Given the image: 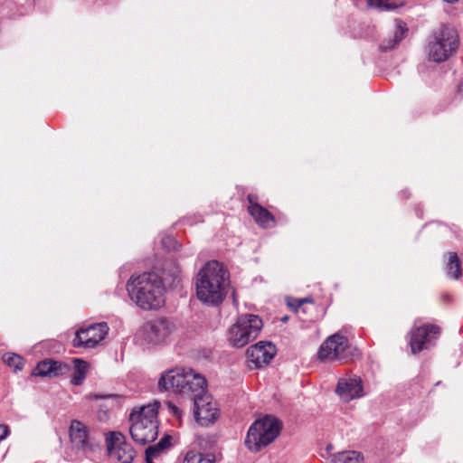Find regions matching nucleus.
<instances>
[{"label": "nucleus", "mask_w": 463, "mask_h": 463, "mask_svg": "<svg viewBox=\"0 0 463 463\" xmlns=\"http://www.w3.org/2000/svg\"><path fill=\"white\" fill-rule=\"evenodd\" d=\"M229 272L217 260H211L199 270L195 289L197 298L207 305L217 306L222 302L229 287Z\"/></svg>", "instance_id": "f257e3e1"}, {"label": "nucleus", "mask_w": 463, "mask_h": 463, "mask_svg": "<svg viewBox=\"0 0 463 463\" xmlns=\"http://www.w3.org/2000/svg\"><path fill=\"white\" fill-rule=\"evenodd\" d=\"M127 288L130 298L144 310L158 309L165 303L163 279L155 272L132 276Z\"/></svg>", "instance_id": "f03ea898"}, {"label": "nucleus", "mask_w": 463, "mask_h": 463, "mask_svg": "<svg viewBox=\"0 0 463 463\" xmlns=\"http://www.w3.org/2000/svg\"><path fill=\"white\" fill-rule=\"evenodd\" d=\"M158 386L163 390L173 389L182 394L190 395L193 401L197 394L205 393L206 380L190 368H175L162 373Z\"/></svg>", "instance_id": "7ed1b4c3"}, {"label": "nucleus", "mask_w": 463, "mask_h": 463, "mask_svg": "<svg viewBox=\"0 0 463 463\" xmlns=\"http://www.w3.org/2000/svg\"><path fill=\"white\" fill-rule=\"evenodd\" d=\"M129 432L133 440L145 445L156 439L158 434L157 407L148 404L133 409L129 415Z\"/></svg>", "instance_id": "20e7f679"}, {"label": "nucleus", "mask_w": 463, "mask_h": 463, "mask_svg": "<svg viewBox=\"0 0 463 463\" xmlns=\"http://www.w3.org/2000/svg\"><path fill=\"white\" fill-rule=\"evenodd\" d=\"M458 39L456 31L447 25H442L429 37L427 44L428 59L434 62L447 61L457 50Z\"/></svg>", "instance_id": "39448f33"}, {"label": "nucleus", "mask_w": 463, "mask_h": 463, "mask_svg": "<svg viewBox=\"0 0 463 463\" xmlns=\"http://www.w3.org/2000/svg\"><path fill=\"white\" fill-rule=\"evenodd\" d=\"M279 421L271 416L255 420L250 427L245 445L254 452L271 443L279 434Z\"/></svg>", "instance_id": "423d86ee"}, {"label": "nucleus", "mask_w": 463, "mask_h": 463, "mask_svg": "<svg viewBox=\"0 0 463 463\" xmlns=\"http://www.w3.org/2000/svg\"><path fill=\"white\" fill-rule=\"evenodd\" d=\"M263 326L259 316L241 315L229 330V341L233 346L242 347L254 340Z\"/></svg>", "instance_id": "0eeeda50"}, {"label": "nucleus", "mask_w": 463, "mask_h": 463, "mask_svg": "<svg viewBox=\"0 0 463 463\" xmlns=\"http://www.w3.org/2000/svg\"><path fill=\"white\" fill-rule=\"evenodd\" d=\"M175 331V325L167 318L158 317L146 322L138 330L137 337L147 345L165 344Z\"/></svg>", "instance_id": "6e6552de"}, {"label": "nucleus", "mask_w": 463, "mask_h": 463, "mask_svg": "<svg viewBox=\"0 0 463 463\" xmlns=\"http://www.w3.org/2000/svg\"><path fill=\"white\" fill-rule=\"evenodd\" d=\"M69 439L71 449L85 456L93 453L99 447V442L90 428L78 420L71 421Z\"/></svg>", "instance_id": "1a4fd4ad"}, {"label": "nucleus", "mask_w": 463, "mask_h": 463, "mask_svg": "<svg viewBox=\"0 0 463 463\" xmlns=\"http://www.w3.org/2000/svg\"><path fill=\"white\" fill-rule=\"evenodd\" d=\"M349 348L347 338L341 333H335L321 345L317 356L321 362H345L349 356Z\"/></svg>", "instance_id": "9d476101"}, {"label": "nucleus", "mask_w": 463, "mask_h": 463, "mask_svg": "<svg viewBox=\"0 0 463 463\" xmlns=\"http://www.w3.org/2000/svg\"><path fill=\"white\" fill-rule=\"evenodd\" d=\"M107 449L109 456L120 463H131L136 452L132 446L125 440L120 432H109L106 438Z\"/></svg>", "instance_id": "9b49d317"}, {"label": "nucleus", "mask_w": 463, "mask_h": 463, "mask_svg": "<svg viewBox=\"0 0 463 463\" xmlns=\"http://www.w3.org/2000/svg\"><path fill=\"white\" fill-rule=\"evenodd\" d=\"M439 335V327L435 325L414 326L410 336L411 352L416 354L429 348L432 340L437 339Z\"/></svg>", "instance_id": "f8f14e48"}, {"label": "nucleus", "mask_w": 463, "mask_h": 463, "mask_svg": "<svg viewBox=\"0 0 463 463\" xmlns=\"http://www.w3.org/2000/svg\"><path fill=\"white\" fill-rule=\"evenodd\" d=\"M108 332L109 326L106 323L91 325L76 332L73 345L75 347L93 348L105 338Z\"/></svg>", "instance_id": "ddd939ff"}, {"label": "nucleus", "mask_w": 463, "mask_h": 463, "mask_svg": "<svg viewBox=\"0 0 463 463\" xmlns=\"http://www.w3.org/2000/svg\"><path fill=\"white\" fill-rule=\"evenodd\" d=\"M194 418L201 425H208L217 419L216 402L207 392L202 395L197 394V397L194 400Z\"/></svg>", "instance_id": "4468645a"}, {"label": "nucleus", "mask_w": 463, "mask_h": 463, "mask_svg": "<svg viewBox=\"0 0 463 463\" xmlns=\"http://www.w3.org/2000/svg\"><path fill=\"white\" fill-rule=\"evenodd\" d=\"M335 392L344 402L363 397L364 392L361 378L355 375L340 378Z\"/></svg>", "instance_id": "2eb2a0df"}, {"label": "nucleus", "mask_w": 463, "mask_h": 463, "mask_svg": "<svg viewBox=\"0 0 463 463\" xmlns=\"http://www.w3.org/2000/svg\"><path fill=\"white\" fill-rule=\"evenodd\" d=\"M276 352V346L271 343L259 342L247 349V357L256 367H261L273 359Z\"/></svg>", "instance_id": "dca6fc26"}, {"label": "nucleus", "mask_w": 463, "mask_h": 463, "mask_svg": "<svg viewBox=\"0 0 463 463\" xmlns=\"http://www.w3.org/2000/svg\"><path fill=\"white\" fill-rule=\"evenodd\" d=\"M70 372V366L62 362L54 360H44L38 363L33 374L42 377H56L66 374Z\"/></svg>", "instance_id": "f3484780"}, {"label": "nucleus", "mask_w": 463, "mask_h": 463, "mask_svg": "<svg viewBox=\"0 0 463 463\" xmlns=\"http://www.w3.org/2000/svg\"><path fill=\"white\" fill-rule=\"evenodd\" d=\"M249 207L248 211L255 222L263 228L272 227L275 224V220L273 215L261 205L257 203H254L252 200V195L248 196Z\"/></svg>", "instance_id": "a211bd4d"}, {"label": "nucleus", "mask_w": 463, "mask_h": 463, "mask_svg": "<svg viewBox=\"0 0 463 463\" xmlns=\"http://www.w3.org/2000/svg\"><path fill=\"white\" fill-rule=\"evenodd\" d=\"M73 364H74V373H73V375L71 378V383L73 385H80L87 376V373H88L89 368H90V364L87 362H85L80 358H75L73 360Z\"/></svg>", "instance_id": "6ab92c4d"}, {"label": "nucleus", "mask_w": 463, "mask_h": 463, "mask_svg": "<svg viewBox=\"0 0 463 463\" xmlns=\"http://www.w3.org/2000/svg\"><path fill=\"white\" fill-rule=\"evenodd\" d=\"M407 32L406 24L402 22H399L396 26V30L393 34L392 40L389 41L387 44L383 43L381 49L384 52L394 48L405 36Z\"/></svg>", "instance_id": "aec40b11"}, {"label": "nucleus", "mask_w": 463, "mask_h": 463, "mask_svg": "<svg viewBox=\"0 0 463 463\" xmlns=\"http://www.w3.org/2000/svg\"><path fill=\"white\" fill-rule=\"evenodd\" d=\"M447 274L449 278L458 279L461 276L460 260L455 252L449 253Z\"/></svg>", "instance_id": "412c9836"}, {"label": "nucleus", "mask_w": 463, "mask_h": 463, "mask_svg": "<svg viewBox=\"0 0 463 463\" xmlns=\"http://www.w3.org/2000/svg\"><path fill=\"white\" fill-rule=\"evenodd\" d=\"M333 463H363V457L356 451H344L335 457Z\"/></svg>", "instance_id": "4be33fe9"}, {"label": "nucleus", "mask_w": 463, "mask_h": 463, "mask_svg": "<svg viewBox=\"0 0 463 463\" xmlns=\"http://www.w3.org/2000/svg\"><path fill=\"white\" fill-rule=\"evenodd\" d=\"M183 463H212L209 455L203 456L200 452L190 450L186 453Z\"/></svg>", "instance_id": "5701e85b"}, {"label": "nucleus", "mask_w": 463, "mask_h": 463, "mask_svg": "<svg viewBox=\"0 0 463 463\" xmlns=\"http://www.w3.org/2000/svg\"><path fill=\"white\" fill-rule=\"evenodd\" d=\"M4 362L10 367L14 368V371L22 370L24 361L23 358L13 353H6L3 356Z\"/></svg>", "instance_id": "b1692460"}, {"label": "nucleus", "mask_w": 463, "mask_h": 463, "mask_svg": "<svg viewBox=\"0 0 463 463\" xmlns=\"http://www.w3.org/2000/svg\"><path fill=\"white\" fill-rule=\"evenodd\" d=\"M370 7L378 8L380 10H392L395 9L401 5H397L393 0H367Z\"/></svg>", "instance_id": "393cba45"}, {"label": "nucleus", "mask_w": 463, "mask_h": 463, "mask_svg": "<svg viewBox=\"0 0 463 463\" xmlns=\"http://www.w3.org/2000/svg\"><path fill=\"white\" fill-rule=\"evenodd\" d=\"M163 453L165 452L162 449H159L156 444L149 446L146 449V462L153 463V460L157 458Z\"/></svg>", "instance_id": "a878e982"}, {"label": "nucleus", "mask_w": 463, "mask_h": 463, "mask_svg": "<svg viewBox=\"0 0 463 463\" xmlns=\"http://www.w3.org/2000/svg\"><path fill=\"white\" fill-rule=\"evenodd\" d=\"M167 409H168V412L173 415L174 417H175L179 421H181L182 420V417H183V411L178 407L176 406L175 404H174L173 402H167Z\"/></svg>", "instance_id": "bb28decb"}, {"label": "nucleus", "mask_w": 463, "mask_h": 463, "mask_svg": "<svg viewBox=\"0 0 463 463\" xmlns=\"http://www.w3.org/2000/svg\"><path fill=\"white\" fill-rule=\"evenodd\" d=\"M171 440L172 437L170 435H165L156 445L159 449L165 452L171 447Z\"/></svg>", "instance_id": "cd10ccee"}, {"label": "nucleus", "mask_w": 463, "mask_h": 463, "mask_svg": "<svg viewBox=\"0 0 463 463\" xmlns=\"http://www.w3.org/2000/svg\"><path fill=\"white\" fill-rule=\"evenodd\" d=\"M8 434V428L0 424V441L5 439Z\"/></svg>", "instance_id": "c85d7f7f"}, {"label": "nucleus", "mask_w": 463, "mask_h": 463, "mask_svg": "<svg viewBox=\"0 0 463 463\" xmlns=\"http://www.w3.org/2000/svg\"><path fill=\"white\" fill-rule=\"evenodd\" d=\"M458 92L463 94V80L460 81V83L458 86Z\"/></svg>", "instance_id": "c756f323"}, {"label": "nucleus", "mask_w": 463, "mask_h": 463, "mask_svg": "<svg viewBox=\"0 0 463 463\" xmlns=\"http://www.w3.org/2000/svg\"><path fill=\"white\" fill-rule=\"evenodd\" d=\"M444 1L447 3H449V4H453V3L458 2V0H444Z\"/></svg>", "instance_id": "7c9ffc66"}, {"label": "nucleus", "mask_w": 463, "mask_h": 463, "mask_svg": "<svg viewBox=\"0 0 463 463\" xmlns=\"http://www.w3.org/2000/svg\"><path fill=\"white\" fill-rule=\"evenodd\" d=\"M165 241H173V239H172V238H166V239H164V240L162 241L163 244H165Z\"/></svg>", "instance_id": "2f4dec72"}, {"label": "nucleus", "mask_w": 463, "mask_h": 463, "mask_svg": "<svg viewBox=\"0 0 463 463\" xmlns=\"http://www.w3.org/2000/svg\"><path fill=\"white\" fill-rule=\"evenodd\" d=\"M307 299H302V300L300 301V304H302V303H304V302H307Z\"/></svg>", "instance_id": "473e14b6"}]
</instances>
